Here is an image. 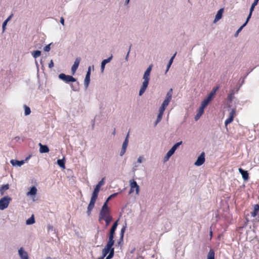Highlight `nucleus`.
<instances>
[{
    "label": "nucleus",
    "instance_id": "nucleus-26",
    "mask_svg": "<svg viewBox=\"0 0 259 259\" xmlns=\"http://www.w3.org/2000/svg\"><path fill=\"white\" fill-rule=\"evenodd\" d=\"M259 211V205L255 204L254 206V210L252 212H251V216L252 217H255L258 211Z\"/></svg>",
    "mask_w": 259,
    "mask_h": 259
},
{
    "label": "nucleus",
    "instance_id": "nucleus-54",
    "mask_svg": "<svg viewBox=\"0 0 259 259\" xmlns=\"http://www.w3.org/2000/svg\"><path fill=\"white\" fill-rule=\"evenodd\" d=\"M114 234L109 233V240H113Z\"/></svg>",
    "mask_w": 259,
    "mask_h": 259
},
{
    "label": "nucleus",
    "instance_id": "nucleus-28",
    "mask_svg": "<svg viewBox=\"0 0 259 259\" xmlns=\"http://www.w3.org/2000/svg\"><path fill=\"white\" fill-rule=\"evenodd\" d=\"M9 189V184L3 185L0 188V193L2 195H4L5 191L8 190Z\"/></svg>",
    "mask_w": 259,
    "mask_h": 259
},
{
    "label": "nucleus",
    "instance_id": "nucleus-44",
    "mask_svg": "<svg viewBox=\"0 0 259 259\" xmlns=\"http://www.w3.org/2000/svg\"><path fill=\"white\" fill-rule=\"evenodd\" d=\"M131 47H132V45H130V47H129V49H128V51L127 52V53L125 57V61H128V57H129V54H130V51H131Z\"/></svg>",
    "mask_w": 259,
    "mask_h": 259
},
{
    "label": "nucleus",
    "instance_id": "nucleus-16",
    "mask_svg": "<svg viewBox=\"0 0 259 259\" xmlns=\"http://www.w3.org/2000/svg\"><path fill=\"white\" fill-rule=\"evenodd\" d=\"M152 67H153V65H150L147 68V69L146 70V71H145V72L144 73V75L143 76V79H150V72L152 70Z\"/></svg>",
    "mask_w": 259,
    "mask_h": 259
},
{
    "label": "nucleus",
    "instance_id": "nucleus-22",
    "mask_svg": "<svg viewBox=\"0 0 259 259\" xmlns=\"http://www.w3.org/2000/svg\"><path fill=\"white\" fill-rule=\"evenodd\" d=\"M10 162L13 166H21L24 163V160L19 161L17 160L12 159L11 160Z\"/></svg>",
    "mask_w": 259,
    "mask_h": 259
},
{
    "label": "nucleus",
    "instance_id": "nucleus-60",
    "mask_svg": "<svg viewBox=\"0 0 259 259\" xmlns=\"http://www.w3.org/2000/svg\"><path fill=\"white\" fill-rule=\"evenodd\" d=\"M128 138H129V133H128L125 139H127V141H128Z\"/></svg>",
    "mask_w": 259,
    "mask_h": 259
},
{
    "label": "nucleus",
    "instance_id": "nucleus-45",
    "mask_svg": "<svg viewBox=\"0 0 259 259\" xmlns=\"http://www.w3.org/2000/svg\"><path fill=\"white\" fill-rule=\"evenodd\" d=\"M118 194L117 193H114L111 195H110L108 198L107 199V201H109L110 199H112V198L115 197Z\"/></svg>",
    "mask_w": 259,
    "mask_h": 259
},
{
    "label": "nucleus",
    "instance_id": "nucleus-10",
    "mask_svg": "<svg viewBox=\"0 0 259 259\" xmlns=\"http://www.w3.org/2000/svg\"><path fill=\"white\" fill-rule=\"evenodd\" d=\"M205 161V153L202 152L198 157L196 161L194 163V165L196 166H200L204 163Z\"/></svg>",
    "mask_w": 259,
    "mask_h": 259
},
{
    "label": "nucleus",
    "instance_id": "nucleus-47",
    "mask_svg": "<svg viewBox=\"0 0 259 259\" xmlns=\"http://www.w3.org/2000/svg\"><path fill=\"white\" fill-rule=\"evenodd\" d=\"M165 107L161 105V107H160L159 109V112L161 113H163V112L165 109Z\"/></svg>",
    "mask_w": 259,
    "mask_h": 259
},
{
    "label": "nucleus",
    "instance_id": "nucleus-5",
    "mask_svg": "<svg viewBox=\"0 0 259 259\" xmlns=\"http://www.w3.org/2000/svg\"><path fill=\"white\" fill-rule=\"evenodd\" d=\"M59 79L65 81L66 83H69L70 82H75L76 81V78L73 76L69 75H66L64 73H61L58 76Z\"/></svg>",
    "mask_w": 259,
    "mask_h": 259
},
{
    "label": "nucleus",
    "instance_id": "nucleus-59",
    "mask_svg": "<svg viewBox=\"0 0 259 259\" xmlns=\"http://www.w3.org/2000/svg\"><path fill=\"white\" fill-rule=\"evenodd\" d=\"M130 0H126L124 3L125 5H127L130 2Z\"/></svg>",
    "mask_w": 259,
    "mask_h": 259
},
{
    "label": "nucleus",
    "instance_id": "nucleus-30",
    "mask_svg": "<svg viewBox=\"0 0 259 259\" xmlns=\"http://www.w3.org/2000/svg\"><path fill=\"white\" fill-rule=\"evenodd\" d=\"M117 226H118V222L117 221L113 224V226H112L111 228L110 229V233L114 234Z\"/></svg>",
    "mask_w": 259,
    "mask_h": 259
},
{
    "label": "nucleus",
    "instance_id": "nucleus-38",
    "mask_svg": "<svg viewBox=\"0 0 259 259\" xmlns=\"http://www.w3.org/2000/svg\"><path fill=\"white\" fill-rule=\"evenodd\" d=\"M163 113H161L159 112L157 117V119L155 122V125H156L158 122H159L161 121L162 116H163Z\"/></svg>",
    "mask_w": 259,
    "mask_h": 259
},
{
    "label": "nucleus",
    "instance_id": "nucleus-55",
    "mask_svg": "<svg viewBox=\"0 0 259 259\" xmlns=\"http://www.w3.org/2000/svg\"><path fill=\"white\" fill-rule=\"evenodd\" d=\"M170 66H171V64H170L169 63H168V64L167 65V67H166V69L165 73H166L167 72H168V71L169 70V69L170 68Z\"/></svg>",
    "mask_w": 259,
    "mask_h": 259
},
{
    "label": "nucleus",
    "instance_id": "nucleus-31",
    "mask_svg": "<svg viewBox=\"0 0 259 259\" xmlns=\"http://www.w3.org/2000/svg\"><path fill=\"white\" fill-rule=\"evenodd\" d=\"M126 224H125V225L122 227V228H121V231H120V235L121 241H123V239L124 233L125 232V229L126 228Z\"/></svg>",
    "mask_w": 259,
    "mask_h": 259
},
{
    "label": "nucleus",
    "instance_id": "nucleus-13",
    "mask_svg": "<svg viewBox=\"0 0 259 259\" xmlns=\"http://www.w3.org/2000/svg\"><path fill=\"white\" fill-rule=\"evenodd\" d=\"M80 60L81 58L80 57H77L75 59L74 64L71 67V73L72 74H74L76 71L78 67L79 64L80 63Z\"/></svg>",
    "mask_w": 259,
    "mask_h": 259
},
{
    "label": "nucleus",
    "instance_id": "nucleus-42",
    "mask_svg": "<svg viewBox=\"0 0 259 259\" xmlns=\"http://www.w3.org/2000/svg\"><path fill=\"white\" fill-rule=\"evenodd\" d=\"M259 0H254L250 8L254 9V7L257 5Z\"/></svg>",
    "mask_w": 259,
    "mask_h": 259
},
{
    "label": "nucleus",
    "instance_id": "nucleus-51",
    "mask_svg": "<svg viewBox=\"0 0 259 259\" xmlns=\"http://www.w3.org/2000/svg\"><path fill=\"white\" fill-rule=\"evenodd\" d=\"M126 150L125 149H122L121 148V151L120 152V156H122L126 152Z\"/></svg>",
    "mask_w": 259,
    "mask_h": 259
},
{
    "label": "nucleus",
    "instance_id": "nucleus-12",
    "mask_svg": "<svg viewBox=\"0 0 259 259\" xmlns=\"http://www.w3.org/2000/svg\"><path fill=\"white\" fill-rule=\"evenodd\" d=\"M114 243V240H108L106 246L103 249L104 254H107L109 253L110 250H111V248H113L112 246L113 245Z\"/></svg>",
    "mask_w": 259,
    "mask_h": 259
},
{
    "label": "nucleus",
    "instance_id": "nucleus-19",
    "mask_svg": "<svg viewBox=\"0 0 259 259\" xmlns=\"http://www.w3.org/2000/svg\"><path fill=\"white\" fill-rule=\"evenodd\" d=\"M234 113L235 110L234 109H232L230 112L229 117L225 121V124L226 126H227L228 124L230 123L233 120Z\"/></svg>",
    "mask_w": 259,
    "mask_h": 259
},
{
    "label": "nucleus",
    "instance_id": "nucleus-56",
    "mask_svg": "<svg viewBox=\"0 0 259 259\" xmlns=\"http://www.w3.org/2000/svg\"><path fill=\"white\" fill-rule=\"evenodd\" d=\"M102 254H103V255L102 256L100 257V258H99L98 259H103L106 255L107 254H105V255H104V249H103L102 250Z\"/></svg>",
    "mask_w": 259,
    "mask_h": 259
},
{
    "label": "nucleus",
    "instance_id": "nucleus-62",
    "mask_svg": "<svg viewBox=\"0 0 259 259\" xmlns=\"http://www.w3.org/2000/svg\"><path fill=\"white\" fill-rule=\"evenodd\" d=\"M230 94H233V95H234L235 94L234 91V90L231 91Z\"/></svg>",
    "mask_w": 259,
    "mask_h": 259
},
{
    "label": "nucleus",
    "instance_id": "nucleus-35",
    "mask_svg": "<svg viewBox=\"0 0 259 259\" xmlns=\"http://www.w3.org/2000/svg\"><path fill=\"white\" fill-rule=\"evenodd\" d=\"M253 10H254V9H252L251 8L250 9L249 14L246 19V22L243 24L245 26L246 25V24H247L248 22L249 21L250 18H251L252 13V12L253 11Z\"/></svg>",
    "mask_w": 259,
    "mask_h": 259
},
{
    "label": "nucleus",
    "instance_id": "nucleus-61",
    "mask_svg": "<svg viewBox=\"0 0 259 259\" xmlns=\"http://www.w3.org/2000/svg\"><path fill=\"white\" fill-rule=\"evenodd\" d=\"M71 88L72 89V90L73 91H76V90L74 89V87H73V85L72 84H71Z\"/></svg>",
    "mask_w": 259,
    "mask_h": 259
},
{
    "label": "nucleus",
    "instance_id": "nucleus-40",
    "mask_svg": "<svg viewBox=\"0 0 259 259\" xmlns=\"http://www.w3.org/2000/svg\"><path fill=\"white\" fill-rule=\"evenodd\" d=\"M128 142L127 141V139H125L123 144H122V149H126V148L127 147V145H128Z\"/></svg>",
    "mask_w": 259,
    "mask_h": 259
},
{
    "label": "nucleus",
    "instance_id": "nucleus-17",
    "mask_svg": "<svg viewBox=\"0 0 259 259\" xmlns=\"http://www.w3.org/2000/svg\"><path fill=\"white\" fill-rule=\"evenodd\" d=\"M112 55H111L110 57H109L108 59L103 60L101 62V72H103L105 69V66L106 64L110 62V61L112 59Z\"/></svg>",
    "mask_w": 259,
    "mask_h": 259
},
{
    "label": "nucleus",
    "instance_id": "nucleus-32",
    "mask_svg": "<svg viewBox=\"0 0 259 259\" xmlns=\"http://www.w3.org/2000/svg\"><path fill=\"white\" fill-rule=\"evenodd\" d=\"M31 54L34 58H36L40 56L41 51L39 50L34 51L31 53Z\"/></svg>",
    "mask_w": 259,
    "mask_h": 259
},
{
    "label": "nucleus",
    "instance_id": "nucleus-15",
    "mask_svg": "<svg viewBox=\"0 0 259 259\" xmlns=\"http://www.w3.org/2000/svg\"><path fill=\"white\" fill-rule=\"evenodd\" d=\"M18 254L21 259H28V255L22 247L18 250Z\"/></svg>",
    "mask_w": 259,
    "mask_h": 259
},
{
    "label": "nucleus",
    "instance_id": "nucleus-20",
    "mask_svg": "<svg viewBox=\"0 0 259 259\" xmlns=\"http://www.w3.org/2000/svg\"><path fill=\"white\" fill-rule=\"evenodd\" d=\"M223 12H224V9H223V8L220 9L218 11L217 14L215 15L214 20L213 21V23H216L217 22H218L219 20H220L222 18Z\"/></svg>",
    "mask_w": 259,
    "mask_h": 259
},
{
    "label": "nucleus",
    "instance_id": "nucleus-50",
    "mask_svg": "<svg viewBox=\"0 0 259 259\" xmlns=\"http://www.w3.org/2000/svg\"><path fill=\"white\" fill-rule=\"evenodd\" d=\"M144 159V157L143 156H140L139 157L137 160V162L141 163L142 162L143 160Z\"/></svg>",
    "mask_w": 259,
    "mask_h": 259
},
{
    "label": "nucleus",
    "instance_id": "nucleus-14",
    "mask_svg": "<svg viewBox=\"0 0 259 259\" xmlns=\"http://www.w3.org/2000/svg\"><path fill=\"white\" fill-rule=\"evenodd\" d=\"M205 107L206 106H203V104H201V106L199 107L196 115L195 116L194 118L195 120L197 121L200 118V117L204 112V109L205 108Z\"/></svg>",
    "mask_w": 259,
    "mask_h": 259
},
{
    "label": "nucleus",
    "instance_id": "nucleus-27",
    "mask_svg": "<svg viewBox=\"0 0 259 259\" xmlns=\"http://www.w3.org/2000/svg\"><path fill=\"white\" fill-rule=\"evenodd\" d=\"M172 89H170L169 91L167 93L165 100L168 102H170L172 98Z\"/></svg>",
    "mask_w": 259,
    "mask_h": 259
},
{
    "label": "nucleus",
    "instance_id": "nucleus-21",
    "mask_svg": "<svg viewBox=\"0 0 259 259\" xmlns=\"http://www.w3.org/2000/svg\"><path fill=\"white\" fill-rule=\"evenodd\" d=\"M39 146L40 147L39 152L41 153H48L49 151V149L48 146L44 145L41 144V143H39Z\"/></svg>",
    "mask_w": 259,
    "mask_h": 259
},
{
    "label": "nucleus",
    "instance_id": "nucleus-1",
    "mask_svg": "<svg viewBox=\"0 0 259 259\" xmlns=\"http://www.w3.org/2000/svg\"><path fill=\"white\" fill-rule=\"evenodd\" d=\"M182 144V141H180L179 142L176 143L166 153V155L164 158V161H167L170 158V157H171L174 154L177 149Z\"/></svg>",
    "mask_w": 259,
    "mask_h": 259
},
{
    "label": "nucleus",
    "instance_id": "nucleus-29",
    "mask_svg": "<svg viewBox=\"0 0 259 259\" xmlns=\"http://www.w3.org/2000/svg\"><path fill=\"white\" fill-rule=\"evenodd\" d=\"M214 251L213 249H210L207 255V259H214Z\"/></svg>",
    "mask_w": 259,
    "mask_h": 259
},
{
    "label": "nucleus",
    "instance_id": "nucleus-63",
    "mask_svg": "<svg viewBox=\"0 0 259 259\" xmlns=\"http://www.w3.org/2000/svg\"><path fill=\"white\" fill-rule=\"evenodd\" d=\"M240 86H241V85H240L238 88H237L236 92H238V91H239V89H240Z\"/></svg>",
    "mask_w": 259,
    "mask_h": 259
},
{
    "label": "nucleus",
    "instance_id": "nucleus-52",
    "mask_svg": "<svg viewBox=\"0 0 259 259\" xmlns=\"http://www.w3.org/2000/svg\"><path fill=\"white\" fill-rule=\"evenodd\" d=\"M48 230L49 231H53L54 230V227L53 226L51 225H49L48 226Z\"/></svg>",
    "mask_w": 259,
    "mask_h": 259
},
{
    "label": "nucleus",
    "instance_id": "nucleus-46",
    "mask_svg": "<svg viewBox=\"0 0 259 259\" xmlns=\"http://www.w3.org/2000/svg\"><path fill=\"white\" fill-rule=\"evenodd\" d=\"M176 54H177V53H175L174 54V55L171 57V58L169 60L168 63H169L171 65L172 64V62L174 61V59H175Z\"/></svg>",
    "mask_w": 259,
    "mask_h": 259
},
{
    "label": "nucleus",
    "instance_id": "nucleus-43",
    "mask_svg": "<svg viewBox=\"0 0 259 259\" xmlns=\"http://www.w3.org/2000/svg\"><path fill=\"white\" fill-rule=\"evenodd\" d=\"M234 99V95H233V94H229L228 96L227 99L230 102H232L233 99Z\"/></svg>",
    "mask_w": 259,
    "mask_h": 259
},
{
    "label": "nucleus",
    "instance_id": "nucleus-18",
    "mask_svg": "<svg viewBox=\"0 0 259 259\" xmlns=\"http://www.w3.org/2000/svg\"><path fill=\"white\" fill-rule=\"evenodd\" d=\"M239 172L241 174L242 177L244 181H248L249 179L248 173L247 170H245L241 168L238 169Z\"/></svg>",
    "mask_w": 259,
    "mask_h": 259
},
{
    "label": "nucleus",
    "instance_id": "nucleus-57",
    "mask_svg": "<svg viewBox=\"0 0 259 259\" xmlns=\"http://www.w3.org/2000/svg\"><path fill=\"white\" fill-rule=\"evenodd\" d=\"M60 23L64 25V19L63 17H61L60 18Z\"/></svg>",
    "mask_w": 259,
    "mask_h": 259
},
{
    "label": "nucleus",
    "instance_id": "nucleus-3",
    "mask_svg": "<svg viewBox=\"0 0 259 259\" xmlns=\"http://www.w3.org/2000/svg\"><path fill=\"white\" fill-rule=\"evenodd\" d=\"M130 186V194L133 193L135 190L136 194L138 195L140 192V187L134 180L129 181Z\"/></svg>",
    "mask_w": 259,
    "mask_h": 259
},
{
    "label": "nucleus",
    "instance_id": "nucleus-53",
    "mask_svg": "<svg viewBox=\"0 0 259 259\" xmlns=\"http://www.w3.org/2000/svg\"><path fill=\"white\" fill-rule=\"evenodd\" d=\"M54 67V62L52 60H51L49 64V67L50 68H52Z\"/></svg>",
    "mask_w": 259,
    "mask_h": 259
},
{
    "label": "nucleus",
    "instance_id": "nucleus-33",
    "mask_svg": "<svg viewBox=\"0 0 259 259\" xmlns=\"http://www.w3.org/2000/svg\"><path fill=\"white\" fill-rule=\"evenodd\" d=\"M24 114H25V116H27L28 115H29L31 113V110L30 109V108L26 106V105H24Z\"/></svg>",
    "mask_w": 259,
    "mask_h": 259
},
{
    "label": "nucleus",
    "instance_id": "nucleus-64",
    "mask_svg": "<svg viewBox=\"0 0 259 259\" xmlns=\"http://www.w3.org/2000/svg\"><path fill=\"white\" fill-rule=\"evenodd\" d=\"M137 165H135L134 168H133V171H135L136 170V167H137Z\"/></svg>",
    "mask_w": 259,
    "mask_h": 259
},
{
    "label": "nucleus",
    "instance_id": "nucleus-24",
    "mask_svg": "<svg viewBox=\"0 0 259 259\" xmlns=\"http://www.w3.org/2000/svg\"><path fill=\"white\" fill-rule=\"evenodd\" d=\"M37 193V189L35 186L30 188L29 191L27 193V196L35 195Z\"/></svg>",
    "mask_w": 259,
    "mask_h": 259
},
{
    "label": "nucleus",
    "instance_id": "nucleus-2",
    "mask_svg": "<svg viewBox=\"0 0 259 259\" xmlns=\"http://www.w3.org/2000/svg\"><path fill=\"white\" fill-rule=\"evenodd\" d=\"M219 87H216L215 88H213L209 94L207 98L202 102L201 104H203V106H206L211 101L214 95L215 94L216 92L219 90Z\"/></svg>",
    "mask_w": 259,
    "mask_h": 259
},
{
    "label": "nucleus",
    "instance_id": "nucleus-41",
    "mask_svg": "<svg viewBox=\"0 0 259 259\" xmlns=\"http://www.w3.org/2000/svg\"><path fill=\"white\" fill-rule=\"evenodd\" d=\"M52 44V43L47 45L46 46H45L44 48V51L45 52H49L50 51V49H51V48H50V46Z\"/></svg>",
    "mask_w": 259,
    "mask_h": 259
},
{
    "label": "nucleus",
    "instance_id": "nucleus-4",
    "mask_svg": "<svg viewBox=\"0 0 259 259\" xmlns=\"http://www.w3.org/2000/svg\"><path fill=\"white\" fill-rule=\"evenodd\" d=\"M11 198L9 196H5L0 199V210H4L8 207Z\"/></svg>",
    "mask_w": 259,
    "mask_h": 259
},
{
    "label": "nucleus",
    "instance_id": "nucleus-39",
    "mask_svg": "<svg viewBox=\"0 0 259 259\" xmlns=\"http://www.w3.org/2000/svg\"><path fill=\"white\" fill-rule=\"evenodd\" d=\"M245 26V25L243 24L241 27H240L236 31L234 36L235 37H237L239 34V33L242 30L243 28Z\"/></svg>",
    "mask_w": 259,
    "mask_h": 259
},
{
    "label": "nucleus",
    "instance_id": "nucleus-11",
    "mask_svg": "<svg viewBox=\"0 0 259 259\" xmlns=\"http://www.w3.org/2000/svg\"><path fill=\"white\" fill-rule=\"evenodd\" d=\"M110 216H111L110 214V210H101L99 216V221L101 222V221L103 220L104 218Z\"/></svg>",
    "mask_w": 259,
    "mask_h": 259
},
{
    "label": "nucleus",
    "instance_id": "nucleus-34",
    "mask_svg": "<svg viewBox=\"0 0 259 259\" xmlns=\"http://www.w3.org/2000/svg\"><path fill=\"white\" fill-rule=\"evenodd\" d=\"M35 222L34 218L33 215H32L30 218H29L26 221V224L27 225H32L34 224Z\"/></svg>",
    "mask_w": 259,
    "mask_h": 259
},
{
    "label": "nucleus",
    "instance_id": "nucleus-48",
    "mask_svg": "<svg viewBox=\"0 0 259 259\" xmlns=\"http://www.w3.org/2000/svg\"><path fill=\"white\" fill-rule=\"evenodd\" d=\"M169 103V102L166 101L165 99L164 100V101L163 102L162 104L161 105L166 107L168 104Z\"/></svg>",
    "mask_w": 259,
    "mask_h": 259
},
{
    "label": "nucleus",
    "instance_id": "nucleus-58",
    "mask_svg": "<svg viewBox=\"0 0 259 259\" xmlns=\"http://www.w3.org/2000/svg\"><path fill=\"white\" fill-rule=\"evenodd\" d=\"M123 242V241H121L120 238L119 239V241L117 242L118 245H120V244Z\"/></svg>",
    "mask_w": 259,
    "mask_h": 259
},
{
    "label": "nucleus",
    "instance_id": "nucleus-25",
    "mask_svg": "<svg viewBox=\"0 0 259 259\" xmlns=\"http://www.w3.org/2000/svg\"><path fill=\"white\" fill-rule=\"evenodd\" d=\"M65 158L63 157L62 159H58L57 164L59 165L60 167L64 169L65 168Z\"/></svg>",
    "mask_w": 259,
    "mask_h": 259
},
{
    "label": "nucleus",
    "instance_id": "nucleus-36",
    "mask_svg": "<svg viewBox=\"0 0 259 259\" xmlns=\"http://www.w3.org/2000/svg\"><path fill=\"white\" fill-rule=\"evenodd\" d=\"M114 248H111V250H110L109 252L108 255L106 257V259H111L113 257L114 255Z\"/></svg>",
    "mask_w": 259,
    "mask_h": 259
},
{
    "label": "nucleus",
    "instance_id": "nucleus-8",
    "mask_svg": "<svg viewBox=\"0 0 259 259\" xmlns=\"http://www.w3.org/2000/svg\"><path fill=\"white\" fill-rule=\"evenodd\" d=\"M143 81L142 82V86L141 87L140 90L139 91V95L141 96L145 92L146 89L148 87L149 82L150 79H143Z\"/></svg>",
    "mask_w": 259,
    "mask_h": 259
},
{
    "label": "nucleus",
    "instance_id": "nucleus-7",
    "mask_svg": "<svg viewBox=\"0 0 259 259\" xmlns=\"http://www.w3.org/2000/svg\"><path fill=\"white\" fill-rule=\"evenodd\" d=\"M105 178L102 179V180L99 181L98 184L96 185L95 188L94 189L93 192L92 193V195L98 197L99 192L100 191V188L104 185Z\"/></svg>",
    "mask_w": 259,
    "mask_h": 259
},
{
    "label": "nucleus",
    "instance_id": "nucleus-37",
    "mask_svg": "<svg viewBox=\"0 0 259 259\" xmlns=\"http://www.w3.org/2000/svg\"><path fill=\"white\" fill-rule=\"evenodd\" d=\"M103 220L105 221L106 226L107 227L109 225L110 223L112 221V218L111 215L107 218H104Z\"/></svg>",
    "mask_w": 259,
    "mask_h": 259
},
{
    "label": "nucleus",
    "instance_id": "nucleus-49",
    "mask_svg": "<svg viewBox=\"0 0 259 259\" xmlns=\"http://www.w3.org/2000/svg\"><path fill=\"white\" fill-rule=\"evenodd\" d=\"M101 210H109L107 204H103Z\"/></svg>",
    "mask_w": 259,
    "mask_h": 259
},
{
    "label": "nucleus",
    "instance_id": "nucleus-9",
    "mask_svg": "<svg viewBox=\"0 0 259 259\" xmlns=\"http://www.w3.org/2000/svg\"><path fill=\"white\" fill-rule=\"evenodd\" d=\"M91 67L89 66L88 69V71L87 72L85 79L84 80V85L85 89H87L89 85L90 82V75H91Z\"/></svg>",
    "mask_w": 259,
    "mask_h": 259
},
{
    "label": "nucleus",
    "instance_id": "nucleus-6",
    "mask_svg": "<svg viewBox=\"0 0 259 259\" xmlns=\"http://www.w3.org/2000/svg\"><path fill=\"white\" fill-rule=\"evenodd\" d=\"M97 197H97V196L92 195V197H91V198L90 200V202L89 203V205L88 206V208H87V214L88 215H90L91 214V211L95 206V204L96 201L97 199Z\"/></svg>",
    "mask_w": 259,
    "mask_h": 259
},
{
    "label": "nucleus",
    "instance_id": "nucleus-23",
    "mask_svg": "<svg viewBox=\"0 0 259 259\" xmlns=\"http://www.w3.org/2000/svg\"><path fill=\"white\" fill-rule=\"evenodd\" d=\"M13 16V14H11L8 18L7 19L3 22V25H2V29L3 31H5L6 29V27L7 25V23H8V22L10 21L11 19L12 18Z\"/></svg>",
    "mask_w": 259,
    "mask_h": 259
}]
</instances>
